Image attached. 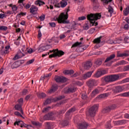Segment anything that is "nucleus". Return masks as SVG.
Masks as SVG:
<instances>
[{"label": "nucleus", "instance_id": "32", "mask_svg": "<svg viewBox=\"0 0 129 129\" xmlns=\"http://www.w3.org/2000/svg\"><path fill=\"white\" fill-rule=\"evenodd\" d=\"M125 64H126V61L124 60H120L116 63L117 66H119V65H125Z\"/></svg>", "mask_w": 129, "mask_h": 129}, {"label": "nucleus", "instance_id": "10", "mask_svg": "<svg viewBox=\"0 0 129 129\" xmlns=\"http://www.w3.org/2000/svg\"><path fill=\"white\" fill-rule=\"evenodd\" d=\"M88 86L90 88H92V87H94V86H97V81L95 80H90L87 82Z\"/></svg>", "mask_w": 129, "mask_h": 129}, {"label": "nucleus", "instance_id": "61", "mask_svg": "<svg viewBox=\"0 0 129 129\" xmlns=\"http://www.w3.org/2000/svg\"><path fill=\"white\" fill-rule=\"evenodd\" d=\"M123 83H126L129 82V78H125L122 81Z\"/></svg>", "mask_w": 129, "mask_h": 129}, {"label": "nucleus", "instance_id": "16", "mask_svg": "<svg viewBox=\"0 0 129 129\" xmlns=\"http://www.w3.org/2000/svg\"><path fill=\"white\" fill-rule=\"evenodd\" d=\"M125 123H126V120H121L114 121V124L115 125H122L123 124H125Z\"/></svg>", "mask_w": 129, "mask_h": 129}, {"label": "nucleus", "instance_id": "62", "mask_svg": "<svg viewBox=\"0 0 129 129\" xmlns=\"http://www.w3.org/2000/svg\"><path fill=\"white\" fill-rule=\"evenodd\" d=\"M123 71H129V66H126L123 67Z\"/></svg>", "mask_w": 129, "mask_h": 129}, {"label": "nucleus", "instance_id": "58", "mask_svg": "<svg viewBox=\"0 0 129 129\" xmlns=\"http://www.w3.org/2000/svg\"><path fill=\"white\" fill-rule=\"evenodd\" d=\"M57 89H58L57 87H53L52 88V89L50 90V92H54L56 91V90H57Z\"/></svg>", "mask_w": 129, "mask_h": 129}, {"label": "nucleus", "instance_id": "46", "mask_svg": "<svg viewBox=\"0 0 129 129\" xmlns=\"http://www.w3.org/2000/svg\"><path fill=\"white\" fill-rule=\"evenodd\" d=\"M69 123V121H68V120H64L62 122V125H63V126H67Z\"/></svg>", "mask_w": 129, "mask_h": 129}, {"label": "nucleus", "instance_id": "33", "mask_svg": "<svg viewBox=\"0 0 129 129\" xmlns=\"http://www.w3.org/2000/svg\"><path fill=\"white\" fill-rule=\"evenodd\" d=\"M108 11L110 14V17H111V16H112V14H113V8H112L111 6H109L108 8Z\"/></svg>", "mask_w": 129, "mask_h": 129}, {"label": "nucleus", "instance_id": "4", "mask_svg": "<svg viewBox=\"0 0 129 129\" xmlns=\"http://www.w3.org/2000/svg\"><path fill=\"white\" fill-rule=\"evenodd\" d=\"M50 53H53L49 55V58H53L54 57H60V56H63L64 55V52L62 50H58V49H53L52 50H50Z\"/></svg>", "mask_w": 129, "mask_h": 129}, {"label": "nucleus", "instance_id": "8", "mask_svg": "<svg viewBox=\"0 0 129 129\" xmlns=\"http://www.w3.org/2000/svg\"><path fill=\"white\" fill-rule=\"evenodd\" d=\"M14 125H19L21 127H24V126L26 127L27 126L28 129H31L32 127V125H26V124H24V122L23 121H16L14 123Z\"/></svg>", "mask_w": 129, "mask_h": 129}, {"label": "nucleus", "instance_id": "5", "mask_svg": "<svg viewBox=\"0 0 129 129\" xmlns=\"http://www.w3.org/2000/svg\"><path fill=\"white\" fill-rule=\"evenodd\" d=\"M64 96H59L53 99H50L48 98L45 100V101L44 102V105H47V104H50L51 102H53V101H57V100H61L62 98H64Z\"/></svg>", "mask_w": 129, "mask_h": 129}, {"label": "nucleus", "instance_id": "50", "mask_svg": "<svg viewBox=\"0 0 129 129\" xmlns=\"http://www.w3.org/2000/svg\"><path fill=\"white\" fill-rule=\"evenodd\" d=\"M0 30L1 31H7L8 30V27L5 26H0Z\"/></svg>", "mask_w": 129, "mask_h": 129}, {"label": "nucleus", "instance_id": "28", "mask_svg": "<svg viewBox=\"0 0 129 129\" xmlns=\"http://www.w3.org/2000/svg\"><path fill=\"white\" fill-rule=\"evenodd\" d=\"M102 38V36H100L96 39H95L93 41L95 44H99L100 42H101V39Z\"/></svg>", "mask_w": 129, "mask_h": 129}, {"label": "nucleus", "instance_id": "53", "mask_svg": "<svg viewBox=\"0 0 129 129\" xmlns=\"http://www.w3.org/2000/svg\"><path fill=\"white\" fill-rule=\"evenodd\" d=\"M96 65H98V66H100L101 64H102V61L100 59H98L96 61Z\"/></svg>", "mask_w": 129, "mask_h": 129}, {"label": "nucleus", "instance_id": "64", "mask_svg": "<svg viewBox=\"0 0 129 129\" xmlns=\"http://www.w3.org/2000/svg\"><path fill=\"white\" fill-rule=\"evenodd\" d=\"M39 19L40 21H44V20H45V15H43L40 16Z\"/></svg>", "mask_w": 129, "mask_h": 129}, {"label": "nucleus", "instance_id": "9", "mask_svg": "<svg viewBox=\"0 0 129 129\" xmlns=\"http://www.w3.org/2000/svg\"><path fill=\"white\" fill-rule=\"evenodd\" d=\"M54 80L56 81V82L60 83V82H66V81H67V79L64 77L55 76Z\"/></svg>", "mask_w": 129, "mask_h": 129}, {"label": "nucleus", "instance_id": "14", "mask_svg": "<svg viewBox=\"0 0 129 129\" xmlns=\"http://www.w3.org/2000/svg\"><path fill=\"white\" fill-rule=\"evenodd\" d=\"M68 5V0H61L59 2V8H64Z\"/></svg>", "mask_w": 129, "mask_h": 129}, {"label": "nucleus", "instance_id": "38", "mask_svg": "<svg viewBox=\"0 0 129 129\" xmlns=\"http://www.w3.org/2000/svg\"><path fill=\"white\" fill-rule=\"evenodd\" d=\"M95 76L96 77H97V78H99L100 76H102V74L101 73V71L100 70H99L96 74Z\"/></svg>", "mask_w": 129, "mask_h": 129}, {"label": "nucleus", "instance_id": "49", "mask_svg": "<svg viewBox=\"0 0 129 129\" xmlns=\"http://www.w3.org/2000/svg\"><path fill=\"white\" fill-rule=\"evenodd\" d=\"M43 119L44 120H51V117H49V116L48 115V114L45 115L43 117Z\"/></svg>", "mask_w": 129, "mask_h": 129}, {"label": "nucleus", "instance_id": "60", "mask_svg": "<svg viewBox=\"0 0 129 129\" xmlns=\"http://www.w3.org/2000/svg\"><path fill=\"white\" fill-rule=\"evenodd\" d=\"M123 29H124V30H128V29H129V25L127 24H125L124 25V26H123Z\"/></svg>", "mask_w": 129, "mask_h": 129}, {"label": "nucleus", "instance_id": "24", "mask_svg": "<svg viewBox=\"0 0 129 129\" xmlns=\"http://www.w3.org/2000/svg\"><path fill=\"white\" fill-rule=\"evenodd\" d=\"M115 77H116V81H117L118 79H121V78H124V77H125V75H124V74L115 75Z\"/></svg>", "mask_w": 129, "mask_h": 129}, {"label": "nucleus", "instance_id": "3", "mask_svg": "<svg viewBox=\"0 0 129 129\" xmlns=\"http://www.w3.org/2000/svg\"><path fill=\"white\" fill-rule=\"evenodd\" d=\"M99 107V104L94 105L93 106L89 108L88 111V114H87V116H90L91 117L95 116V114H96V112H97Z\"/></svg>", "mask_w": 129, "mask_h": 129}, {"label": "nucleus", "instance_id": "17", "mask_svg": "<svg viewBox=\"0 0 129 129\" xmlns=\"http://www.w3.org/2000/svg\"><path fill=\"white\" fill-rule=\"evenodd\" d=\"M92 66V62L91 61H87L84 66V68L86 70H89V69H90Z\"/></svg>", "mask_w": 129, "mask_h": 129}, {"label": "nucleus", "instance_id": "21", "mask_svg": "<svg viewBox=\"0 0 129 129\" xmlns=\"http://www.w3.org/2000/svg\"><path fill=\"white\" fill-rule=\"evenodd\" d=\"M129 54L127 53H120L119 51L117 52V57H128Z\"/></svg>", "mask_w": 129, "mask_h": 129}, {"label": "nucleus", "instance_id": "30", "mask_svg": "<svg viewBox=\"0 0 129 129\" xmlns=\"http://www.w3.org/2000/svg\"><path fill=\"white\" fill-rule=\"evenodd\" d=\"M35 5L41 7V6H43V5H45V3L41 1H37L35 2Z\"/></svg>", "mask_w": 129, "mask_h": 129}, {"label": "nucleus", "instance_id": "20", "mask_svg": "<svg viewBox=\"0 0 129 129\" xmlns=\"http://www.w3.org/2000/svg\"><path fill=\"white\" fill-rule=\"evenodd\" d=\"M92 73H93V71L88 72L83 76V78L84 79H87V78H90L91 77V75H92Z\"/></svg>", "mask_w": 129, "mask_h": 129}, {"label": "nucleus", "instance_id": "52", "mask_svg": "<svg viewBox=\"0 0 129 129\" xmlns=\"http://www.w3.org/2000/svg\"><path fill=\"white\" fill-rule=\"evenodd\" d=\"M120 95H121V96H123V97H125L129 96V92L122 93V94H120Z\"/></svg>", "mask_w": 129, "mask_h": 129}, {"label": "nucleus", "instance_id": "45", "mask_svg": "<svg viewBox=\"0 0 129 129\" xmlns=\"http://www.w3.org/2000/svg\"><path fill=\"white\" fill-rule=\"evenodd\" d=\"M10 47L11 46L10 45H7L5 47L6 50L4 51L5 54H8V53H9V49H10Z\"/></svg>", "mask_w": 129, "mask_h": 129}, {"label": "nucleus", "instance_id": "51", "mask_svg": "<svg viewBox=\"0 0 129 129\" xmlns=\"http://www.w3.org/2000/svg\"><path fill=\"white\" fill-rule=\"evenodd\" d=\"M13 66H14V68H18V67H19V66H20V65L19 64V61H16L13 64Z\"/></svg>", "mask_w": 129, "mask_h": 129}, {"label": "nucleus", "instance_id": "7", "mask_svg": "<svg viewBox=\"0 0 129 129\" xmlns=\"http://www.w3.org/2000/svg\"><path fill=\"white\" fill-rule=\"evenodd\" d=\"M51 5H49L50 10L54 9L53 6H54L55 8H60V2H59V0H51Z\"/></svg>", "mask_w": 129, "mask_h": 129}, {"label": "nucleus", "instance_id": "31", "mask_svg": "<svg viewBox=\"0 0 129 129\" xmlns=\"http://www.w3.org/2000/svg\"><path fill=\"white\" fill-rule=\"evenodd\" d=\"M111 127H112V126H111L110 121L107 122L105 124V128L107 129H110Z\"/></svg>", "mask_w": 129, "mask_h": 129}, {"label": "nucleus", "instance_id": "15", "mask_svg": "<svg viewBox=\"0 0 129 129\" xmlns=\"http://www.w3.org/2000/svg\"><path fill=\"white\" fill-rule=\"evenodd\" d=\"M114 93H119L122 91V88L121 86H117L113 88Z\"/></svg>", "mask_w": 129, "mask_h": 129}, {"label": "nucleus", "instance_id": "55", "mask_svg": "<svg viewBox=\"0 0 129 129\" xmlns=\"http://www.w3.org/2000/svg\"><path fill=\"white\" fill-rule=\"evenodd\" d=\"M14 114L17 115V116H20L21 117H23V115L18 111L15 112Z\"/></svg>", "mask_w": 129, "mask_h": 129}, {"label": "nucleus", "instance_id": "59", "mask_svg": "<svg viewBox=\"0 0 129 129\" xmlns=\"http://www.w3.org/2000/svg\"><path fill=\"white\" fill-rule=\"evenodd\" d=\"M18 102L19 104L22 105V104L24 103V99H23V98H20V99L18 100Z\"/></svg>", "mask_w": 129, "mask_h": 129}, {"label": "nucleus", "instance_id": "19", "mask_svg": "<svg viewBox=\"0 0 129 129\" xmlns=\"http://www.w3.org/2000/svg\"><path fill=\"white\" fill-rule=\"evenodd\" d=\"M51 47V46L49 45H46L43 46H41L39 48V50L41 51V52H44V51H47V50H49L50 48Z\"/></svg>", "mask_w": 129, "mask_h": 129}, {"label": "nucleus", "instance_id": "13", "mask_svg": "<svg viewBox=\"0 0 129 129\" xmlns=\"http://www.w3.org/2000/svg\"><path fill=\"white\" fill-rule=\"evenodd\" d=\"M115 107H116L115 105H112L110 107H106L104 109H103V112H104V113L109 112V111H110V110L114 109Z\"/></svg>", "mask_w": 129, "mask_h": 129}, {"label": "nucleus", "instance_id": "35", "mask_svg": "<svg viewBox=\"0 0 129 129\" xmlns=\"http://www.w3.org/2000/svg\"><path fill=\"white\" fill-rule=\"evenodd\" d=\"M107 96H108V94L107 93H105L99 95L98 97V98H105V97H107Z\"/></svg>", "mask_w": 129, "mask_h": 129}, {"label": "nucleus", "instance_id": "47", "mask_svg": "<svg viewBox=\"0 0 129 129\" xmlns=\"http://www.w3.org/2000/svg\"><path fill=\"white\" fill-rule=\"evenodd\" d=\"M26 52H27V53H28L29 54H32L33 52H35V50L33 49L32 48H27Z\"/></svg>", "mask_w": 129, "mask_h": 129}, {"label": "nucleus", "instance_id": "36", "mask_svg": "<svg viewBox=\"0 0 129 129\" xmlns=\"http://www.w3.org/2000/svg\"><path fill=\"white\" fill-rule=\"evenodd\" d=\"M15 108L16 110H21L22 109V105L17 104L15 106Z\"/></svg>", "mask_w": 129, "mask_h": 129}, {"label": "nucleus", "instance_id": "26", "mask_svg": "<svg viewBox=\"0 0 129 129\" xmlns=\"http://www.w3.org/2000/svg\"><path fill=\"white\" fill-rule=\"evenodd\" d=\"M63 73L65 74V75H72V74H73L74 73V71L72 70H66L63 72Z\"/></svg>", "mask_w": 129, "mask_h": 129}, {"label": "nucleus", "instance_id": "27", "mask_svg": "<svg viewBox=\"0 0 129 129\" xmlns=\"http://www.w3.org/2000/svg\"><path fill=\"white\" fill-rule=\"evenodd\" d=\"M122 40L119 38H116L114 40H112V42H111V44H119L121 43Z\"/></svg>", "mask_w": 129, "mask_h": 129}, {"label": "nucleus", "instance_id": "25", "mask_svg": "<svg viewBox=\"0 0 129 129\" xmlns=\"http://www.w3.org/2000/svg\"><path fill=\"white\" fill-rule=\"evenodd\" d=\"M98 93H99V90L97 89H95L91 93V96L92 97H94V96L98 94Z\"/></svg>", "mask_w": 129, "mask_h": 129}, {"label": "nucleus", "instance_id": "56", "mask_svg": "<svg viewBox=\"0 0 129 129\" xmlns=\"http://www.w3.org/2000/svg\"><path fill=\"white\" fill-rule=\"evenodd\" d=\"M86 17L85 16H81L78 18V21H84L86 20Z\"/></svg>", "mask_w": 129, "mask_h": 129}, {"label": "nucleus", "instance_id": "18", "mask_svg": "<svg viewBox=\"0 0 129 129\" xmlns=\"http://www.w3.org/2000/svg\"><path fill=\"white\" fill-rule=\"evenodd\" d=\"M75 111V108H72L70 110H68V111L66 113V117L67 118H68L69 119L70 118V117L69 115L72 113V112H74Z\"/></svg>", "mask_w": 129, "mask_h": 129}, {"label": "nucleus", "instance_id": "11", "mask_svg": "<svg viewBox=\"0 0 129 129\" xmlns=\"http://www.w3.org/2000/svg\"><path fill=\"white\" fill-rule=\"evenodd\" d=\"M88 126V124L86 122H83L78 124L77 128L78 129H86Z\"/></svg>", "mask_w": 129, "mask_h": 129}, {"label": "nucleus", "instance_id": "57", "mask_svg": "<svg viewBox=\"0 0 129 129\" xmlns=\"http://www.w3.org/2000/svg\"><path fill=\"white\" fill-rule=\"evenodd\" d=\"M57 89H58L57 87H53L52 88V89L50 90V92H54L56 91V90H57Z\"/></svg>", "mask_w": 129, "mask_h": 129}, {"label": "nucleus", "instance_id": "12", "mask_svg": "<svg viewBox=\"0 0 129 129\" xmlns=\"http://www.w3.org/2000/svg\"><path fill=\"white\" fill-rule=\"evenodd\" d=\"M38 7L35 5H32L30 9V12L33 15H35L38 12Z\"/></svg>", "mask_w": 129, "mask_h": 129}, {"label": "nucleus", "instance_id": "43", "mask_svg": "<svg viewBox=\"0 0 129 129\" xmlns=\"http://www.w3.org/2000/svg\"><path fill=\"white\" fill-rule=\"evenodd\" d=\"M13 14H14V12H13V11H8L5 13V15H6V17H9V16L10 15H13Z\"/></svg>", "mask_w": 129, "mask_h": 129}, {"label": "nucleus", "instance_id": "2", "mask_svg": "<svg viewBox=\"0 0 129 129\" xmlns=\"http://www.w3.org/2000/svg\"><path fill=\"white\" fill-rule=\"evenodd\" d=\"M68 19V12L61 13L60 14L59 17L56 18V20L59 24H69V20Z\"/></svg>", "mask_w": 129, "mask_h": 129}, {"label": "nucleus", "instance_id": "48", "mask_svg": "<svg viewBox=\"0 0 129 129\" xmlns=\"http://www.w3.org/2000/svg\"><path fill=\"white\" fill-rule=\"evenodd\" d=\"M27 48L26 47V45H23V47L22 48V51L23 52V53H25V54H27Z\"/></svg>", "mask_w": 129, "mask_h": 129}, {"label": "nucleus", "instance_id": "39", "mask_svg": "<svg viewBox=\"0 0 129 129\" xmlns=\"http://www.w3.org/2000/svg\"><path fill=\"white\" fill-rule=\"evenodd\" d=\"M12 9L13 13L14 14H16V12H17V11H18V7H17V6H16V5H13Z\"/></svg>", "mask_w": 129, "mask_h": 129}, {"label": "nucleus", "instance_id": "6", "mask_svg": "<svg viewBox=\"0 0 129 129\" xmlns=\"http://www.w3.org/2000/svg\"><path fill=\"white\" fill-rule=\"evenodd\" d=\"M115 75H111L104 77L105 82H114L116 81Z\"/></svg>", "mask_w": 129, "mask_h": 129}, {"label": "nucleus", "instance_id": "23", "mask_svg": "<svg viewBox=\"0 0 129 129\" xmlns=\"http://www.w3.org/2000/svg\"><path fill=\"white\" fill-rule=\"evenodd\" d=\"M25 56V54L23 53L22 52H20L17 54H16L13 58V60H17L20 58H22V57Z\"/></svg>", "mask_w": 129, "mask_h": 129}, {"label": "nucleus", "instance_id": "40", "mask_svg": "<svg viewBox=\"0 0 129 129\" xmlns=\"http://www.w3.org/2000/svg\"><path fill=\"white\" fill-rule=\"evenodd\" d=\"M75 91H76V88L72 87L68 89V92H75Z\"/></svg>", "mask_w": 129, "mask_h": 129}, {"label": "nucleus", "instance_id": "34", "mask_svg": "<svg viewBox=\"0 0 129 129\" xmlns=\"http://www.w3.org/2000/svg\"><path fill=\"white\" fill-rule=\"evenodd\" d=\"M82 45V42H76L74 44H73L72 48L75 47H78L79 46H81Z\"/></svg>", "mask_w": 129, "mask_h": 129}, {"label": "nucleus", "instance_id": "54", "mask_svg": "<svg viewBox=\"0 0 129 129\" xmlns=\"http://www.w3.org/2000/svg\"><path fill=\"white\" fill-rule=\"evenodd\" d=\"M35 61V59L32 58L30 60H29L27 62V65H30V64H32V63H34Z\"/></svg>", "mask_w": 129, "mask_h": 129}, {"label": "nucleus", "instance_id": "63", "mask_svg": "<svg viewBox=\"0 0 129 129\" xmlns=\"http://www.w3.org/2000/svg\"><path fill=\"white\" fill-rule=\"evenodd\" d=\"M100 71L102 73V75H104V74H106L107 73V71L105 70H100Z\"/></svg>", "mask_w": 129, "mask_h": 129}, {"label": "nucleus", "instance_id": "1", "mask_svg": "<svg viewBox=\"0 0 129 129\" xmlns=\"http://www.w3.org/2000/svg\"><path fill=\"white\" fill-rule=\"evenodd\" d=\"M87 19L88 21H90V22H87L85 23L83 26V30L87 31L92 26H97L98 23L95 21L97 20H100L101 19V14L96 13V14H91L87 16Z\"/></svg>", "mask_w": 129, "mask_h": 129}, {"label": "nucleus", "instance_id": "41", "mask_svg": "<svg viewBox=\"0 0 129 129\" xmlns=\"http://www.w3.org/2000/svg\"><path fill=\"white\" fill-rule=\"evenodd\" d=\"M21 39V37H18V39L15 41L14 44L17 46H19L20 45V39Z\"/></svg>", "mask_w": 129, "mask_h": 129}, {"label": "nucleus", "instance_id": "29", "mask_svg": "<svg viewBox=\"0 0 129 129\" xmlns=\"http://www.w3.org/2000/svg\"><path fill=\"white\" fill-rule=\"evenodd\" d=\"M37 96L39 98H44V97H46L47 95L45 94V93L41 92V93H39L37 94Z\"/></svg>", "mask_w": 129, "mask_h": 129}, {"label": "nucleus", "instance_id": "37", "mask_svg": "<svg viewBox=\"0 0 129 129\" xmlns=\"http://www.w3.org/2000/svg\"><path fill=\"white\" fill-rule=\"evenodd\" d=\"M46 127L47 129H51V127L52 126V123L49 122L45 123Z\"/></svg>", "mask_w": 129, "mask_h": 129}, {"label": "nucleus", "instance_id": "22", "mask_svg": "<svg viewBox=\"0 0 129 129\" xmlns=\"http://www.w3.org/2000/svg\"><path fill=\"white\" fill-rule=\"evenodd\" d=\"M115 58V54H111L109 56L107 57L105 60V63H107V62H109V61H111L112 59H114Z\"/></svg>", "mask_w": 129, "mask_h": 129}, {"label": "nucleus", "instance_id": "44", "mask_svg": "<svg viewBox=\"0 0 129 129\" xmlns=\"http://www.w3.org/2000/svg\"><path fill=\"white\" fill-rule=\"evenodd\" d=\"M128 13H129V7L126 8L124 11V14L125 16H127V15H128Z\"/></svg>", "mask_w": 129, "mask_h": 129}, {"label": "nucleus", "instance_id": "42", "mask_svg": "<svg viewBox=\"0 0 129 129\" xmlns=\"http://www.w3.org/2000/svg\"><path fill=\"white\" fill-rule=\"evenodd\" d=\"M104 5H108L109 3H111L112 0H101Z\"/></svg>", "mask_w": 129, "mask_h": 129}]
</instances>
